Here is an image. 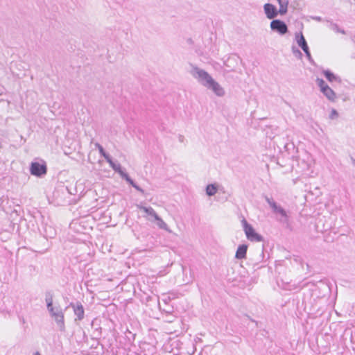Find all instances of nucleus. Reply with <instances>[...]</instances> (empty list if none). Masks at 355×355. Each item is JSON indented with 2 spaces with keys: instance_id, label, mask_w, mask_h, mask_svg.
Here are the masks:
<instances>
[{
  "instance_id": "obj_34",
  "label": "nucleus",
  "mask_w": 355,
  "mask_h": 355,
  "mask_svg": "<svg viewBox=\"0 0 355 355\" xmlns=\"http://www.w3.org/2000/svg\"><path fill=\"white\" fill-rule=\"evenodd\" d=\"M313 19L317 20L318 21H322V18L320 17H313Z\"/></svg>"
},
{
  "instance_id": "obj_13",
  "label": "nucleus",
  "mask_w": 355,
  "mask_h": 355,
  "mask_svg": "<svg viewBox=\"0 0 355 355\" xmlns=\"http://www.w3.org/2000/svg\"><path fill=\"white\" fill-rule=\"evenodd\" d=\"M265 200L268 203L274 213L278 214L280 216L286 215V210L280 205H278L272 198L265 196Z\"/></svg>"
},
{
  "instance_id": "obj_1",
  "label": "nucleus",
  "mask_w": 355,
  "mask_h": 355,
  "mask_svg": "<svg viewBox=\"0 0 355 355\" xmlns=\"http://www.w3.org/2000/svg\"><path fill=\"white\" fill-rule=\"evenodd\" d=\"M191 73L200 84L211 90L216 96L222 97L225 95L224 89L205 70L195 66Z\"/></svg>"
},
{
  "instance_id": "obj_33",
  "label": "nucleus",
  "mask_w": 355,
  "mask_h": 355,
  "mask_svg": "<svg viewBox=\"0 0 355 355\" xmlns=\"http://www.w3.org/2000/svg\"><path fill=\"white\" fill-rule=\"evenodd\" d=\"M168 295L170 296L171 300H174L177 297V294L174 292L168 293Z\"/></svg>"
},
{
  "instance_id": "obj_4",
  "label": "nucleus",
  "mask_w": 355,
  "mask_h": 355,
  "mask_svg": "<svg viewBox=\"0 0 355 355\" xmlns=\"http://www.w3.org/2000/svg\"><path fill=\"white\" fill-rule=\"evenodd\" d=\"M48 167L46 162L40 158H35L29 165V172L31 175L38 178H43L47 174Z\"/></svg>"
},
{
  "instance_id": "obj_24",
  "label": "nucleus",
  "mask_w": 355,
  "mask_h": 355,
  "mask_svg": "<svg viewBox=\"0 0 355 355\" xmlns=\"http://www.w3.org/2000/svg\"><path fill=\"white\" fill-rule=\"evenodd\" d=\"M315 82L318 85V86L320 87V90L323 91L324 88L327 87V86H329L327 83L322 79L320 78H317L315 80Z\"/></svg>"
},
{
  "instance_id": "obj_31",
  "label": "nucleus",
  "mask_w": 355,
  "mask_h": 355,
  "mask_svg": "<svg viewBox=\"0 0 355 355\" xmlns=\"http://www.w3.org/2000/svg\"><path fill=\"white\" fill-rule=\"evenodd\" d=\"M28 271L31 275H33L34 273L37 272L36 268L33 265H29L28 266Z\"/></svg>"
},
{
  "instance_id": "obj_6",
  "label": "nucleus",
  "mask_w": 355,
  "mask_h": 355,
  "mask_svg": "<svg viewBox=\"0 0 355 355\" xmlns=\"http://www.w3.org/2000/svg\"><path fill=\"white\" fill-rule=\"evenodd\" d=\"M295 40L297 44V45L302 49V51L304 52L306 58L308 59L309 62L313 65L315 66V62L313 60L311 53L309 50V47L308 46V44L306 42V40L305 37H304V35L302 31L295 33Z\"/></svg>"
},
{
  "instance_id": "obj_16",
  "label": "nucleus",
  "mask_w": 355,
  "mask_h": 355,
  "mask_svg": "<svg viewBox=\"0 0 355 355\" xmlns=\"http://www.w3.org/2000/svg\"><path fill=\"white\" fill-rule=\"evenodd\" d=\"M322 73L330 83L337 82L341 83L342 82L340 77L334 73L330 69H324Z\"/></svg>"
},
{
  "instance_id": "obj_23",
  "label": "nucleus",
  "mask_w": 355,
  "mask_h": 355,
  "mask_svg": "<svg viewBox=\"0 0 355 355\" xmlns=\"http://www.w3.org/2000/svg\"><path fill=\"white\" fill-rule=\"evenodd\" d=\"M145 302L146 305H149L148 303L150 302H154L155 303H157L158 305H159V298L157 295H148L145 298Z\"/></svg>"
},
{
  "instance_id": "obj_8",
  "label": "nucleus",
  "mask_w": 355,
  "mask_h": 355,
  "mask_svg": "<svg viewBox=\"0 0 355 355\" xmlns=\"http://www.w3.org/2000/svg\"><path fill=\"white\" fill-rule=\"evenodd\" d=\"M29 215L33 220H29V223H32L33 227L35 226L34 223L36 224L35 228L38 230V226L42 228L46 223L44 222V216L42 213L37 210L34 209L32 211H29Z\"/></svg>"
},
{
  "instance_id": "obj_37",
  "label": "nucleus",
  "mask_w": 355,
  "mask_h": 355,
  "mask_svg": "<svg viewBox=\"0 0 355 355\" xmlns=\"http://www.w3.org/2000/svg\"><path fill=\"white\" fill-rule=\"evenodd\" d=\"M21 322H22L23 323H24V322H25V320H24V318H22V319H21Z\"/></svg>"
},
{
  "instance_id": "obj_20",
  "label": "nucleus",
  "mask_w": 355,
  "mask_h": 355,
  "mask_svg": "<svg viewBox=\"0 0 355 355\" xmlns=\"http://www.w3.org/2000/svg\"><path fill=\"white\" fill-rule=\"evenodd\" d=\"M107 163H109L110 166L116 172V173H120V171L123 168L121 165L117 162H114L111 157L109 161H107Z\"/></svg>"
},
{
  "instance_id": "obj_5",
  "label": "nucleus",
  "mask_w": 355,
  "mask_h": 355,
  "mask_svg": "<svg viewBox=\"0 0 355 355\" xmlns=\"http://www.w3.org/2000/svg\"><path fill=\"white\" fill-rule=\"evenodd\" d=\"M137 207L139 209L143 210L146 214L150 216L152 218L150 220L152 222L155 223L160 229L171 232V230L168 228L166 223L161 218V217L151 207H144L141 205H138Z\"/></svg>"
},
{
  "instance_id": "obj_32",
  "label": "nucleus",
  "mask_w": 355,
  "mask_h": 355,
  "mask_svg": "<svg viewBox=\"0 0 355 355\" xmlns=\"http://www.w3.org/2000/svg\"><path fill=\"white\" fill-rule=\"evenodd\" d=\"M172 300L171 299L170 296L168 295L166 296L165 298L162 299V301L164 302V304L165 305H167L168 304H169V302L171 301Z\"/></svg>"
},
{
  "instance_id": "obj_18",
  "label": "nucleus",
  "mask_w": 355,
  "mask_h": 355,
  "mask_svg": "<svg viewBox=\"0 0 355 355\" xmlns=\"http://www.w3.org/2000/svg\"><path fill=\"white\" fill-rule=\"evenodd\" d=\"M279 5V9L278 10L279 14L281 15H284L287 13L288 11V6L289 3V0H277Z\"/></svg>"
},
{
  "instance_id": "obj_19",
  "label": "nucleus",
  "mask_w": 355,
  "mask_h": 355,
  "mask_svg": "<svg viewBox=\"0 0 355 355\" xmlns=\"http://www.w3.org/2000/svg\"><path fill=\"white\" fill-rule=\"evenodd\" d=\"M205 191L208 196H213L217 193L218 187L215 184H209L207 185Z\"/></svg>"
},
{
  "instance_id": "obj_22",
  "label": "nucleus",
  "mask_w": 355,
  "mask_h": 355,
  "mask_svg": "<svg viewBox=\"0 0 355 355\" xmlns=\"http://www.w3.org/2000/svg\"><path fill=\"white\" fill-rule=\"evenodd\" d=\"M100 320L98 318H94L91 323L92 328L94 329L95 332L98 333V335L100 336L101 333V327H99Z\"/></svg>"
},
{
  "instance_id": "obj_21",
  "label": "nucleus",
  "mask_w": 355,
  "mask_h": 355,
  "mask_svg": "<svg viewBox=\"0 0 355 355\" xmlns=\"http://www.w3.org/2000/svg\"><path fill=\"white\" fill-rule=\"evenodd\" d=\"M96 147L98 148L99 153L101 156L103 157L107 161H109V159L112 157L110 155L105 151L104 148L98 143H96L95 144Z\"/></svg>"
},
{
  "instance_id": "obj_14",
  "label": "nucleus",
  "mask_w": 355,
  "mask_h": 355,
  "mask_svg": "<svg viewBox=\"0 0 355 355\" xmlns=\"http://www.w3.org/2000/svg\"><path fill=\"white\" fill-rule=\"evenodd\" d=\"M38 231L46 239L53 238L56 234L55 230L47 224H46L42 228H41L40 226H38Z\"/></svg>"
},
{
  "instance_id": "obj_11",
  "label": "nucleus",
  "mask_w": 355,
  "mask_h": 355,
  "mask_svg": "<svg viewBox=\"0 0 355 355\" xmlns=\"http://www.w3.org/2000/svg\"><path fill=\"white\" fill-rule=\"evenodd\" d=\"M121 178L123 179V180H125L127 183H128L130 185H131L133 188H135L137 191H138L139 192H140L143 196H146V193L145 192V191L141 188L131 178L130 176L128 175V173L125 171V170L124 168H122L121 171H120V173H118Z\"/></svg>"
},
{
  "instance_id": "obj_15",
  "label": "nucleus",
  "mask_w": 355,
  "mask_h": 355,
  "mask_svg": "<svg viewBox=\"0 0 355 355\" xmlns=\"http://www.w3.org/2000/svg\"><path fill=\"white\" fill-rule=\"evenodd\" d=\"M248 245L243 243L238 246L235 254V258L241 260L246 258Z\"/></svg>"
},
{
  "instance_id": "obj_30",
  "label": "nucleus",
  "mask_w": 355,
  "mask_h": 355,
  "mask_svg": "<svg viewBox=\"0 0 355 355\" xmlns=\"http://www.w3.org/2000/svg\"><path fill=\"white\" fill-rule=\"evenodd\" d=\"M281 216L282 217V219L281 220V221L283 223H286L287 227H288L289 226V224H288V216L287 215V213L286 212V215Z\"/></svg>"
},
{
  "instance_id": "obj_35",
  "label": "nucleus",
  "mask_w": 355,
  "mask_h": 355,
  "mask_svg": "<svg viewBox=\"0 0 355 355\" xmlns=\"http://www.w3.org/2000/svg\"><path fill=\"white\" fill-rule=\"evenodd\" d=\"M351 160H352L353 165L355 166V159L353 157H351Z\"/></svg>"
},
{
  "instance_id": "obj_9",
  "label": "nucleus",
  "mask_w": 355,
  "mask_h": 355,
  "mask_svg": "<svg viewBox=\"0 0 355 355\" xmlns=\"http://www.w3.org/2000/svg\"><path fill=\"white\" fill-rule=\"evenodd\" d=\"M69 307L73 309L74 314L76 316V320L81 321L84 318L85 309L80 302H71L69 303V306L65 308V309H67Z\"/></svg>"
},
{
  "instance_id": "obj_38",
  "label": "nucleus",
  "mask_w": 355,
  "mask_h": 355,
  "mask_svg": "<svg viewBox=\"0 0 355 355\" xmlns=\"http://www.w3.org/2000/svg\"><path fill=\"white\" fill-rule=\"evenodd\" d=\"M353 58H355V54H354V56Z\"/></svg>"
},
{
  "instance_id": "obj_7",
  "label": "nucleus",
  "mask_w": 355,
  "mask_h": 355,
  "mask_svg": "<svg viewBox=\"0 0 355 355\" xmlns=\"http://www.w3.org/2000/svg\"><path fill=\"white\" fill-rule=\"evenodd\" d=\"M270 28L273 32L280 35H284L288 32V28L286 22L279 19H274L270 21Z\"/></svg>"
},
{
  "instance_id": "obj_10",
  "label": "nucleus",
  "mask_w": 355,
  "mask_h": 355,
  "mask_svg": "<svg viewBox=\"0 0 355 355\" xmlns=\"http://www.w3.org/2000/svg\"><path fill=\"white\" fill-rule=\"evenodd\" d=\"M121 178L123 179V180H125L127 183H128L130 185H131L133 188H135L137 191H138L139 192H140L143 196H146V193L145 192V191L141 188L131 178L130 176L128 175V173L125 171V170L124 168H122L121 171H120V173H118Z\"/></svg>"
},
{
  "instance_id": "obj_26",
  "label": "nucleus",
  "mask_w": 355,
  "mask_h": 355,
  "mask_svg": "<svg viewBox=\"0 0 355 355\" xmlns=\"http://www.w3.org/2000/svg\"><path fill=\"white\" fill-rule=\"evenodd\" d=\"M331 28L332 30L336 31V33H342V34H346V32L345 30L341 29L338 25L336 23H331Z\"/></svg>"
},
{
  "instance_id": "obj_28",
  "label": "nucleus",
  "mask_w": 355,
  "mask_h": 355,
  "mask_svg": "<svg viewBox=\"0 0 355 355\" xmlns=\"http://www.w3.org/2000/svg\"><path fill=\"white\" fill-rule=\"evenodd\" d=\"M125 336L130 342H132L135 340L136 335L132 334L131 331H128L125 332Z\"/></svg>"
},
{
  "instance_id": "obj_27",
  "label": "nucleus",
  "mask_w": 355,
  "mask_h": 355,
  "mask_svg": "<svg viewBox=\"0 0 355 355\" xmlns=\"http://www.w3.org/2000/svg\"><path fill=\"white\" fill-rule=\"evenodd\" d=\"M159 306H160V304ZM159 309L161 311H162L166 313H168V314H171L174 311L173 306L170 305L169 304H168L167 305H165V307L164 309H162L161 306H159Z\"/></svg>"
},
{
  "instance_id": "obj_2",
  "label": "nucleus",
  "mask_w": 355,
  "mask_h": 355,
  "mask_svg": "<svg viewBox=\"0 0 355 355\" xmlns=\"http://www.w3.org/2000/svg\"><path fill=\"white\" fill-rule=\"evenodd\" d=\"M54 293L52 291L49 290L45 292V302L47 310L50 316L54 319L59 330L62 332L66 331L64 324V311L60 306H53Z\"/></svg>"
},
{
  "instance_id": "obj_17",
  "label": "nucleus",
  "mask_w": 355,
  "mask_h": 355,
  "mask_svg": "<svg viewBox=\"0 0 355 355\" xmlns=\"http://www.w3.org/2000/svg\"><path fill=\"white\" fill-rule=\"evenodd\" d=\"M321 92L326 96V98L331 102H334L336 98V92L329 87L327 86L326 88L321 91Z\"/></svg>"
},
{
  "instance_id": "obj_12",
  "label": "nucleus",
  "mask_w": 355,
  "mask_h": 355,
  "mask_svg": "<svg viewBox=\"0 0 355 355\" xmlns=\"http://www.w3.org/2000/svg\"><path fill=\"white\" fill-rule=\"evenodd\" d=\"M263 10L266 17L269 19H274L279 14L277 7L270 3L264 4Z\"/></svg>"
},
{
  "instance_id": "obj_36",
  "label": "nucleus",
  "mask_w": 355,
  "mask_h": 355,
  "mask_svg": "<svg viewBox=\"0 0 355 355\" xmlns=\"http://www.w3.org/2000/svg\"><path fill=\"white\" fill-rule=\"evenodd\" d=\"M33 355H40V354L38 352H36Z\"/></svg>"
},
{
  "instance_id": "obj_3",
  "label": "nucleus",
  "mask_w": 355,
  "mask_h": 355,
  "mask_svg": "<svg viewBox=\"0 0 355 355\" xmlns=\"http://www.w3.org/2000/svg\"><path fill=\"white\" fill-rule=\"evenodd\" d=\"M241 223H242L243 231L245 234V236L249 241H252V242H254V241H256V242L263 241V243L262 245L261 255H262L263 258H264L265 255H264L263 250L265 249V242H264L265 241H264L263 236H261V234L257 233L256 232L255 229L253 227V226L251 224H250L245 220V218H243V220H241Z\"/></svg>"
},
{
  "instance_id": "obj_25",
  "label": "nucleus",
  "mask_w": 355,
  "mask_h": 355,
  "mask_svg": "<svg viewBox=\"0 0 355 355\" xmlns=\"http://www.w3.org/2000/svg\"><path fill=\"white\" fill-rule=\"evenodd\" d=\"M292 53L293 55L297 58V59H302V53L300 51L299 49H297L295 46L293 45L291 47Z\"/></svg>"
},
{
  "instance_id": "obj_29",
  "label": "nucleus",
  "mask_w": 355,
  "mask_h": 355,
  "mask_svg": "<svg viewBox=\"0 0 355 355\" xmlns=\"http://www.w3.org/2000/svg\"><path fill=\"white\" fill-rule=\"evenodd\" d=\"M339 116L338 111L335 109H332L331 113L329 114V119H337Z\"/></svg>"
}]
</instances>
